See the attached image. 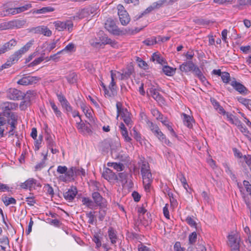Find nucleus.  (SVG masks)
<instances>
[{"instance_id":"f257e3e1","label":"nucleus","mask_w":251,"mask_h":251,"mask_svg":"<svg viewBox=\"0 0 251 251\" xmlns=\"http://www.w3.org/2000/svg\"><path fill=\"white\" fill-rule=\"evenodd\" d=\"M148 128L152 132L153 135L161 142L171 147L172 143L166 138V135L160 130L158 126L150 121L149 119L146 120Z\"/></svg>"},{"instance_id":"f03ea898","label":"nucleus","mask_w":251,"mask_h":251,"mask_svg":"<svg viewBox=\"0 0 251 251\" xmlns=\"http://www.w3.org/2000/svg\"><path fill=\"white\" fill-rule=\"evenodd\" d=\"M57 172L64 175L60 176L59 178L63 182L71 181L74 179L73 178V169H68L65 166H58Z\"/></svg>"},{"instance_id":"7ed1b4c3","label":"nucleus","mask_w":251,"mask_h":251,"mask_svg":"<svg viewBox=\"0 0 251 251\" xmlns=\"http://www.w3.org/2000/svg\"><path fill=\"white\" fill-rule=\"evenodd\" d=\"M32 45V43L31 41L28 42L25 45L15 52L14 53L11 55L8 59L13 64L16 63L22 57V54L25 53L29 49Z\"/></svg>"},{"instance_id":"20e7f679","label":"nucleus","mask_w":251,"mask_h":251,"mask_svg":"<svg viewBox=\"0 0 251 251\" xmlns=\"http://www.w3.org/2000/svg\"><path fill=\"white\" fill-rule=\"evenodd\" d=\"M95 11V8L88 6L79 10L72 18L74 20L82 19L88 17L91 14L94 13Z\"/></svg>"},{"instance_id":"39448f33","label":"nucleus","mask_w":251,"mask_h":251,"mask_svg":"<svg viewBox=\"0 0 251 251\" xmlns=\"http://www.w3.org/2000/svg\"><path fill=\"white\" fill-rule=\"evenodd\" d=\"M7 97L8 99L14 100H19L24 99V93L15 88H9L7 91Z\"/></svg>"},{"instance_id":"423d86ee","label":"nucleus","mask_w":251,"mask_h":251,"mask_svg":"<svg viewBox=\"0 0 251 251\" xmlns=\"http://www.w3.org/2000/svg\"><path fill=\"white\" fill-rule=\"evenodd\" d=\"M141 173L143 180L152 179V175L151 172L149 163L146 161H143L141 165Z\"/></svg>"},{"instance_id":"0eeeda50","label":"nucleus","mask_w":251,"mask_h":251,"mask_svg":"<svg viewBox=\"0 0 251 251\" xmlns=\"http://www.w3.org/2000/svg\"><path fill=\"white\" fill-rule=\"evenodd\" d=\"M118 14L119 19L122 25H127L130 21V18L127 12L124 10L122 5H119L118 6Z\"/></svg>"},{"instance_id":"6e6552de","label":"nucleus","mask_w":251,"mask_h":251,"mask_svg":"<svg viewBox=\"0 0 251 251\" xmlns=\"http://www.w3.org/2000/svg\"><path fill=\"white\" fill-rule=\"evenodd\" d=\"M56 29L58 31H63L67 29L69 32H71L73 27V23L71 21H67L63 22L61 21H56L54 23Z\"/></svg>"},{"instance_id":"1a4fd4ad","label":"nucleus","mask_w":251,"mask_h":251,"mask_svg":"<svg viewBox=\"0 0 251 251\" xmlns=\"http://www.w3.org/2000/svg\"><path fill=\"white\" fill-rule=\"evenodd\" d=\"M105 28L110 33L115 35H119L120 31L116 25L115 22L111 20L108 19L105 23Z\"/></svg>"},{"instance_id":"9d476101","label":"nucleus","mask_w":251,"mask_h":251,"mask_svg":"<svg viewBox=\"0 0 251 251\" xmlns=\"http://www.w3.org/2000/svg\"><path fill=\"white\" fill-rule=\"evenodd\" d=\"M56 96L58 101L62 106V107L65 109L67 112H72V107L62 93H57Z\"/></svg>"},{"instance_id":"9b49d317","label":"nucleus","mask_w":251,"mask_h":251,"mask_svg":"<svg viewBox=\"0 0 251 251\" xmlns=\"http://www.w3.org/2000/svg\"><path fill=\"white\" fill-rule=\"evenodd\" d=\"M40 79L37 76H25L19 80L17 83L22 85H28L36 83Z\"/></svg>"},{"instance_id":"f8f14e48","label":"nucleus","mask_w":251,"mask_h":251,"mask_svg":"<svg viewBox=\"0 0 251 251\" xmlns=\"http://www.w3.org/2000/svg\"><path fill=\"white\" fill-rule=\"evenodd\" d=\"M228 239V245L231 248V251H239V242L238 240V236L236 235H229Z\"/></svg>"},{"instance_id":"ddd939ff","label":"nucleus","mask_w":251,"mask_h":251,"mask_svg":"<svg viewBox=\"0 0 251 251\" xmlns=\"http://www.w3.org/2000/svg\"><path fill=\"white\" fill-rule=\"evenodd\" d=\"M230 85L233 88L241 94L246 95L248 94V90L241 83L237 82L235 78H233L230 82Z\"/></svg>"},{"instance_id":"4468645a","label":"nucleus","mask_w":251,"mask_h":251,"mask_svg":"<svg viewBox=\"0 0 251 251\" xmlns=\"http://www.w3.org/2000/svg\"><path fill=\"white\" fill-rule=\"evenodd\" d=\"M34 92L30 90L27 91L25 94L24 93V99H25V100L22 101L20 104V108L22 110L26 108V107L30 104L31 98L34 96Z\"/></svg>"},{"instance_id":"2eb2a0df","label":"nucleus","mask_w":251,"mask_h":251,"mask_svg":"<svg viewBox=\"0 0 251 251\" xmlns=\"http://www.w3.org/2000/svg\"><path fill=\"white\" fill-rule=\"evenodd\" d=\"M77 194V190L76 188L72 186L71 188L69 189L67 191L63 193V197L66 201H72Z\"/></svg>"},{"instance_id":"dca6fc26","label":"nucleus","mask_w":251,"mask_h":251,"mask_svg":"<svg viewBox=\"0 0 251 251\" xmlns=\"http://www.w3.org/2000/svg\"><path fill=\"white\" fill-rule=\"evenodd\" d=\"M102 177L109 182H113L118 180V176L110 169L106 168L102 174Z\"/></svg>"},{"instance_id":"f3484780","label":"nucleus","mask_w":251,"mask_h":251,"mask_svg":"<svg viewBox=\"0 0 251 251\" xmlns=\"http://www.w3.org/2000/svg\"><path fill=\"white\" fill-rule=\"evenodd\" d=\"M195 65L192 61L189 60L183 62L179 66V70L185 73H188L190 72H192Z\"/></svg>"},{"instance_id":"a211bd4d","label":"nucleus","mask_w":251,"mask_h":251,"mask_svg":"<svg viewBox=\"0 0 251 251\" xmlns=\"http://www.w3.org/2000/svg\"><path fill=\"white\" fill-rule=\"evenodd\" d=\"M112 141L110 139H104L100 143V147L103 152H108L112 149Z\"/></svg>"},{"instance_id":"6ab92c4d","label":"nucleus","mask_w":251,"mask_h":251,"mask_svg":"<svg viewBox=\"0 0 251 251\" xmlns=\"http://www.w3.org/2000/svg\"><path fill=\"white\" fill-rule=\"evenodd\" d=\"M187 251H206V249L203 241H199L195 247L192 245L190 246L187 249Z\"/></svg>"},{"instance_id":"aec40b11","label":"nucleus","mask_w":251,"mask_h":251,"mask_svg":"<svg viewBox=\"0 0 251 251\" xmlns=\"http://www.w3.org/2000/svg\"><path fill=\"white\" fill-rule=\"evenodd\" d=\"M108 237L112 244L116 243L118 239L117 232L112 227H109L108 230Z\"/></svg>"},{"instance_id":"412c9836","label":"nucleus","mask_w":251,"mask_h":251,"mask_svg":"<svg viewBox=\"0 0 251 251\" xmlns=\"http://www.w3.org/2000/svg\"><path fill=\"white\" fill-rule=\"evenodd\" d=\"M122 71L123 77L126 78L127 79L134 73V69L132 65H128Z\"/></svg>"},{"instance_id":"4be33fe9","label":"nucleus","mask_w":251,"mask_h":251,"mask_svg":"<svg viewBox=\"0 0 251 251\" xmlns=\"http://www.w3.org/2000/svg\"><path fill=\"white\" fill-rule=\"evenodd\" d=\"M26 23V21L25 20H15L11 21H10L8 23L9 27H16V28H21L23 26H24Z\"/></svg>"},{"instance_id":"5701e85b","label":"nucleus","mask_w":251,"mask_h":251,"mask_svg":"<svg viewBox=\"0 0 251 251\" xmlns=\"http://www.w3.org/2000/svg\"><path fill=\"white\" fill-rule=\"evenodd\" d=\"M36 180L34 178H29L25 182L22 183L20 186L23 189H30L33 184H36Z\"/></svg>"},{"instance_id":"b1692460","label":"nucleus","mask_w":251,"mask_h":251,"mask_svg":"<svg viewBox=\"0 0 251 251\" xmlns=\"http://www.w3.org/2000/svg\"><path fill=\"white\" fill-rule=\"evenodd\" d=\"M12 121L10 123H9L11 127V129L8 132L9 134V136L13 135L15 132L14 131L15 129L16 128V126L17 124V119H16L14 114H12L10 116Z\"/></svg>"},{"instance_id":"393cba45","label":"nucleus","mask_w":251,"mask_h":251,"mask_svg":"<svg viewBox=\"0 0 251 251\" xmlns=\"http://www.w3.org/2000/svg\"><path fill=\"white\" fill-rule=\"evenodd\" d=\"M17 106L18 104H16L14 102H6L3 103L2 108L4 112H6V111H9L15 108ZM7 114L9 116L10 113L9 112H8Z\"/></svg>"},{"instance_id":"a878e982","label":"nucleus","mask_w":251,"mask_h":251,"mask_svg":"<svg viewBox=\"0 0 251 251\" xmlns=\"http://www.w3.org/2000/svg\"><path fill=\"white\" fill-rule=\"evenodd\" d=\"M182 116L183 117V122L184 125L188 128H191L193 126L192 122L193 119L189 115H187L185 113H183Z\"/></svg>"},{"instance_id":"bb28decb","label":"nucleus","mask_w":251,"mask_h":251,"mask_svg":"<svg viewBox=\"0 0 251 251\" xmlns=\"http://www.w3.org/2000/svg\"><path fill=\"white\" fill-rule=\"evenodd\" d=\"M92 197L95 203H96L98 206L101 205L102 197L99 192H93L92 194Z\"/></svg>"},{"instance_id":"cd10ccee","label":"nucleus","mask_w":251,"mask_h":251,"mask_svg":"<svg viewBox=\"0 0 251 251\" xmlns=\"http://www.w3.org/2000/svg\"><path fill=\"white\" fill-rule=\"evenodd\" d=\"M151 60L153 62L156 61L157 63L161 65H163L165 63L164 58L160 54H158L157 52H154L152 54Z\"/></svg>"},{"instance_id":"c85d7f7f","label":"nucleus","mask_w":251,"mask_h":251,"mask_svg":"<svg viewBox=\"0 0 251 251\" xmlns=\"http://www.w3.org/2000/svg\"><path fill=\"white\" fill-rule=\"evenodd\" d=\"M75 51V46L72 43H69L68 45H67L64 49L62 50H61L58 51L57 54H61L64 52H72Z\"/></svg>"},{"instance_id":"c756f323","label":"nucleus","mask_w":251,"mask_h":251,"mask_svg":"<svg viewBox=\"0 0 251 251\" xmlns=\"http://www.w3.org/2000/svg\"><path fill=\"white\" fill-rule=\"evenodd\" d=\"M126 112H123V114H122V117L124 122L125 124L128 126L130 127L132 125V121L129 116V113L127 111V110H125Z\"/></svg>"},{"instance_id":"7c9ffc66","label":"nucleus","mask_w":251,"mask_h":251,"mask_svg":"<svg viewBox=\"0 0 251 251\" xmlns=\"http://www.w3.org/2000/svg\"><path fill=\"white\" fill-rule=\"evenodd\" d=\"M150 91L155 100L158 101H161L163 100V97L155 89L151 88Z\"/></svg>"},{"instance_id":"2f4dec72","label":"nucleus","mask_w":251,"mask_h":251,"mask_svg":"<svg viewBox=\"0 0 251 251\" xmlns=\"http://www.w3.org/2000/svg\"><path fill=\"white\" fill-rule=\"evenodd\" d=\"M54 10V9L50 6L44 7L41 9L34 10L32 13L33 14H43L52 12Z\"/></svg>"},{"instance_id":"473e14b6","label":"nucleus","mask_w":251,"mask_h":251,"mask_svg":"<svg viewBox=\"0 0 251 251\" xmlns=\"http://www.w3.org/2000/svg\"><path fill=\"white\" fill-rule=\"evenodd\" d=\"M2 201L4 203L5 205L7 206L11 204H16V200L12 197L9 198L6 196L3 195L2 197Z\"/></svg>"},{"instance_id":"72a5a7b5","label":"nucleus","mask_w":251,"mask_h":251,"mask_svg":"<svg viewBox=\"0 0 251 251\" xmlns=\"http://www.w3.org/2000/svg\"><path fill=\"white\" fill-rule=\"evenodd\" d=\"M107 165L109 167H113L115 170L117 171H122L124 170L125 167L124 165L121 163L116 162H108Z\"/></svg>"},{"instance_id":"f704fd0d","label":"nucleus","mask_w":251,"mask_h":251,"mask_svg":"<svg viewBox=\"0 0 251 251\" xmlns=\"http://www.w3.org/2000/svg\"><path fill=\"white\" fill-rule=\"evenodd\" d=\"M49 102L55 115L57 117H60L62 115V112L58 109L54 101L52 100H50Z\"/></svg>"},{"instance_id":"c9c22d12","label":"nucleus","mask_w":251,"mask_h":251,"mask_svg":"<svg viewBox=\"0 0 251 251\" xmlns=\"http://www.w3.org/2000/svg\"><path fill=\"white\" fill-rule=\"evenodd\" d=\"M47 135L46 136V141L47 145L49 148L54 147L55 146V143L53 141L51 135L46 131Z\"/></svg>"},{"instance_id":"e433bc0d","label":"nucleus","mask_w":251,"mask_h":251,"mask_svg":"<svg viewBox=\"0 0 251 251\" xmlns=\"http://www.w3.org/2000/svg\"><path fill=\"white\" fill-rule=\"evenodd\" d=\"M83 204L85 205L87 207L90 209H93L94 206V202L89 198L83 197L82 199Z\"/></svg>"},{"instance_id":"4c0bfd02","label":"nucleus","mask_w":251,"mask_h":251,"mask_svg":"<svg viewBox=\"0 0 251 251\" xmlns=\"http://www.w3.org/2000/svg\"><path fill=\"white\" fill-rule=\"evenodd\" d=\"M136 61L140 68L144 70L148 69L149 66L148 64L141 58L136 57Z\"/></svg>"},{"instance_id":"58836bf2","label":"nucleus","mask_w":251,"mask_h":251,"mask_svg":"<svg viewBox=\"0 0 251 251\" xmlns=\"http://www.w3.org/2000/svg\"><path fill=\"white\" fill-rule=\"evenodd\" d=\"M118 180H119L122 182L124 183H127L128 174L126 172H124L119 173L118 174Z\"/></svg>"},{"instance_id":"ea45409f","label":"nucleus","mask_w":251,"mask_h":251,"mask_svg":"<svg viewBox=\"0 0 251 251\" xmlns=\"http://www.w3.org/2000/svg\"><path fill=\"white\" fill-rule=\"evenodd\" d=\"M98 36L100 43H101V46L106 45V43L107 42L109 38L101 31H100L99 32Z\"/></svg>"},{"instance_id":"a19ab883","label":"nucleus","mask_w":251,"mask_h":251,"mask_svg":"<svg viewBox=\"0 0 251 251\" xmlns=\"http://www.w3.org/2000/svg\"><path fill=\"white\" fill-rule=\"evenodd\" d=\"M155 9L154 7L153 6V4H152L151 6H149L142 13L137 15L135 18L136 20H138L140 18H142L143 16L148 14L151 12L152 10Z\"/></svg>"},{"instance_id":"79ce46f5","label":"nucleus","mask_w":251,"mask_h":251,"mask_svg":"<svg viewBox=\"0 0 251 251\" xmlns=\"http://www.w3.org/2000/svg\"><path fill=\"white\" fill-rule=\"evenodd\" d=\"M176 70V68L174 69L173 68L169 66H165L163 68V72L166 75L168 76H172L175 73V70Z\"/></svg>"},{"instance_id":"37998d69","label":"nucleus","mask_w":251,"mask_h":251,"mask_svg":"<svg viewBox=\"0 0 251 251\" xmlns=\"http://www.w3.org/2000/svg\"><path fill=\"white\" fill-rule=\"evenodd\" d=\"M66 78L70 84H74L76 82L77 75L75 73H72L66 76Z\"/></svg>"},{"instance_id":"c03bdc74","label":"nucleus","mask_w":251,"mask_h":251,"mask_svg":"<svg viewBox=\"0 0 251 251\" xmlns=\"http://www.w3.org/2000/svg\"><path fill=\"white\" fill-rule=\"evenodd\" d=\"M89 42L90 45L93 47L98 48L101 46V43H100V39L98 37L92 38L90 40Z\"/></svg>"},{"instance_id":"a18cd8bd","label":"nucleus","mask_w":251,"mask_h":251,"mask_svg":"<svg viewBox=\"0 0 251 251\" xmlns=\"http://www.w3.org/2000/svg\"><path fill=\"white\" fill-rule=\"evenodd\" d=\"M162 123L163 125L166 126L168 130L170 132L171 135L173 136L177 137V135L175 132L174 130L172 128L171 125H170L168 121V120L167 121H162Z\"/></svg>"},{"instance_id":"49530a36","label":"nucleus","mask_w":251,"mask_h":251,"mask_svg":"<svg viewBox=\"0 0 251 251\" xmlns=\"http://www.w3.org/2000/svg\"><path fill=\"white\" fill-rule=\"evenodd\" d=\"M96 212L90 211L86 213V217L89 218L88 223L90 224L93 225L95 221H96V217L94 213Z\"/></svg>"},{"instance_id":"de8ad7c7","label":"nucleus","mask_w":251,"mask_h":251,"mask_svg":"<svg viewBox=\"0 0 251 251\" xmlns=\"http://www.w3.org/2000/svg\"><path fill=\"white\" fill-rule=\"evenodd\" d=\"M158 42L157 38L154 37H152L150 38H148L143 41L144 44L147 46H151L156 44Z\"/></svg>"},{"instance_id":"09e8293b","label":"nucleus","mask_w":251,"mask_h":251,"mask_svg":"<svg viewBox=\"0 0 251 251\" xmlns=\"http://www.w3.org/2000/svg\"><path fill=\"white\" fill-rule=\"evenodd\" d=\"M109 89H110V91L108 90V94H106V97H113L117 95V86L109 85Z\"/></svg>"},{"instance_id":"8fccbe9b","label":"nucleus","mask_w":251,"mask_h":251,"mask_svg":"<svg viewBox=\"0 0 251 251\" xmlns=\"http://www.w3.org/2000/svg\"><path fill=\"white\" fill-rule=\"evenodd\" d=\"M221 76L224 83H228L229 82L230 80V76L228 73L226 72H223Z\"/></svg>"},{"instance_id":"3c124183","label":"nucleus","mask_w":251,"mask_h":251,"mask_svg":"<svg viewBox=\"0 0 251 251\" xmlns=\"http://www.w3.org/2000/svg\"><path fill=\"white\" fill-rule=\"evenodd\" d=\"M44 190L46 193L51 197L54 195V191L52 187L49 184H46L44 187Z\"/></svg>"},{"instance_id":"603ef678","label":"nucleus","mask_w":251,"mask_h":251,"mask_svg":"<svg viewBox=\"0 0 251 251\" xmlns=\"http://www.w3.org/2000/svg\"><path fill=\"white\" fill-rule=\"evenodd\" d=\"M31 7H32L31 4H30V3L26 4L24 6L17 7V10H16L17 11L16 12L18 14L21 13L22 12H23L28 10V9H29Z\"/></svg>"},{"instance_id":"864d4df0","label":"nucleus","mask_w":251,"mask_h":251,"mask_svg":"<svg viewBox=\"0 0 251 251\" xmlns=\"http://www.w3.org/2000/svg\"><path fill=\"white\" fill-rule=\"evenodd\" d=\"M16 44L17 41L15 39H12L9 42L4 44L5 47L4 48L6 49L7 50H10L12 47L15 46L16 45Z\"/></svg>"},{"instance_id":"5fc2aeb1","label":"nucleus","mask_w":251,"mask_h":251,"mask_svg":"<svg viewBox=\"0 0 251 251\" xmlns=\"http://www.w3.org/2000/svg\"><path fill=\"white\" fill-rule=\"evenodd\" d=\"M121 133L124 138L126 142H130L131 141V138L128 136V132L126 128H123L120 130Z\"/></svg>"},{"instance_id":"6e6d98bb","label":"nucleus","mask_w":251,"mask_h":251,"mask_svg":"<svg viewBox=\"0 0 251 251\" xmlns=\"http://www.w3.org/2000/svg\"><path fill=\"white\" fill-rule=\"evenodd\" d=\"M240 131L244 134V135L250 140H251V133L250 132L246 126H241L239 129Z\"/></svg>"},{"instance_id":"4d7b16f0","label":"nucleus","mask_w":251,"mask_h":251,"mask_svg":"<svg viewBox=\"0 0 251 251\" xmlns=\"http://www.w3.org/2000/svg\"><path fill=\"white\" fill-rule=\"evenodd\" d=\"M197 234L196 232H193L189 236V243L193 244L195 243L197 240Z\"/></svg>"},{"instance_id":"13d9d810","label":"nucleus","mask_w":251,"mask_h":251,"mask_svg":"<svg viewBox=\"0 0 251 251\" xmlns=\"http://www.w3.org/2000/svg\"><path fill=\"white\" fill-rule=\"evenodd\" d=\"M133 136L138 142L141 143L142 137L140 133L138 132L135 128L133 129Z\"/></svg>"},{"instance_id":"bf43d9fd","label":"nucleus","mask_w":251,"mask_h":251,"mask_svg":"<svg viewBox=\"0 0 251 251\" xmlns=\"http://www.w3.org/2000/svg\"><path fill=\"white\" fill-rule=\"evenodd\" d=\"M225 168V172L230 176L231 178L233 179L236 178L235 175L232 173L231 170L230 169L229 166L227 164H225L224 165Z\"/></svg>"},{"instance_id":"052dcab7","label":"nucleus","mask_w":251,"mask_h":251,"mask_svg":"<svg viewBox=\"0 0 251 251\" xmlns=\"http://www.w3.org/2000/svg\"><path fill=\"white\" fill-rule=\"evenodd\" d=\"M152 181V179L143 180L144 189L146 191L149 192L150 191L151 185Z\"/></svg>"},{"instance_id":"680f3d73","label":"nucleus","mask_w":251,"mask_h":251,"mask_svg":"<svg viewBox=\"0 0 251 251\" xmlns=\"http://www.w3.org/2000/svg\"><path fill=\"white\" fill-rule=\"evenodd\" d=\"M186 222L191 227L197 228V223L190 216H188L186 219Z\"/></svg>"},{"instance_id":"e2e57ef3","label":"nucleus","mask_w":251,"mask_h":251,"mask_svg":"<svg viewBox=\"0 0 251 251\" xmlns=\"http://www.w3.org/2000/svg\"><path fill=\"white\" fill-rule=\"evenodd\" d=\"M167 2V0H160L152 3L153 6L155 9H158Z\"/></svg>"},{"instance_id":"0e129e2a","label":"nucleus","mask_w":251,"mask_h":251,"mask_svg":"<svg viewBox=\"0 0 251 251\" xmlns=\"http://www.w3.org/2000/svg\"><path fill=\"white\" fill-rule=\"evenodd\" d=\"M17 7L16 8H8L7 9H6L4 12H5V13H4V16H8L9 15H15L16 14H18L17 13Z\"/></svg>"},{"instance_id":"69168bd1","label":"nucleus","mask_w":251,"mask_h":251,"mask_svg":"<svg viewBox=\"0 0 251 251\" xmlns=\"http://www.w3.org/2000/svg\"><path fill=\"white\" fill-rule=\"evenodd\" d=\"M43 140V136L40 135L38 137V139H36L35 141L34 146L35 149L38 150L40 148V145H41Z\"/></svg>"},{"instance_id":"338daca9","label":"nucleus","mask_w":251,"mask_h":251,"mask_svg":"<svg viewBox=\"0 0 251 251\" xmlns=\"http://www.w3.org/2000/svg\"><path fill=\"white\" fill-rule=\"evenodd\" d=\"M192 72L194 73L195 75H196L197 77H199L201 75H202V73L200 68L197 66L196 65L195 66L194 69L192 71Z\"/></svg>"},{"instance_id":"774afa93","label":"nucleus","mask_w":251,"mask_h":251,"mask_svg":"<svg viewBox=\"0 0 251 251\" xmlns=\"http://www.w3.org/2000/svg\"><path fill=\"white\" fill-rule=\"evenodd\" d=\"M244 161H245L247 165L249 167H251V155H245L243 156Z\"/></svg>"}]
</instances>
